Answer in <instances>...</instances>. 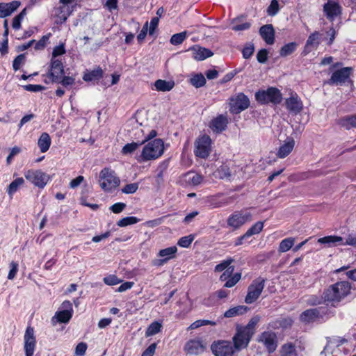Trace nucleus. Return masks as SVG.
<instances>
[{
	"mask_svg": "<svg viewBox=\"0 0 356 356\" xmlns=\"http://www.w3.org/2000/svg\"><path fill=\"white\" fill-rule=\"evenodd\" d=\"M351 286L348 282H338L326 289L323 294L324 302L336 306L350 292Z\"/></svg>",
	"mask_w": 356,
	"mask_h": 356,
	"instance_id": "f257e3e1",
	"label": "nucleus"
},
{
	"mask_svg": "<svg viewBox=\"0 0 356 356\" xmlns=\"http://www.w3.org/2000/svg\"><path fill=\"white\" fill-rule=\"evenodd\" d=\"M164 152V143L162 139L156 138L145 145L141 154L138 158L139 162L155 160L163 155Z\"/></svg>",
	"mask_w": 356,
	"mask_h": 356,
	"instance_id": "f03ea898",
	"label": "nucleus"
},
{
	"mask_svg": "<svg viewBox=\"0 0 356 356\" xmlns=\"http://www.w3.org/2000/svg\"><path fill=\"white\" fill-rule=\"evenodd\" d=\"M99 184L104 192L112 193L120 186V179L114 170L104 168L99 172Z\"/></svg>",
	"mask_w": 356,
	"mask_h": 356,
	"instance_id": "7ed1b4c3",
	"label": "nucleus"
},
{
	"mask_svg": "<svg viewBox=\"0 0 356 356\" xmlns=\"http://www.w3.org/2000/svg\"><path fill=\"white\" fill-rule=\"evenodd\" d=\"M255 99L261 104H278L282 100V95L279 89L270 87L267 90H261L255 92Z\"/></svg>",
	"mask_w": 356,
	"mask_h": 356,
	"instance_id": "20e7f679",
	"label": "nucleus"
},
{
	"mask_svg": "<svg viewBox=\"0 0 356 356\" xmlns=\"http://www.w3.org/2000/svg\"><path fill=\"white\" fill-rule=\"evenodd\" d=\"M266 280L259 277L254 280L248 288L247 295L245 298V302L252 304L254 302L261 296L265 286Z\"/></svg>",
	"mask_w": 356,
	"mask_h": 356,
	"instance_id": "39448f33",
	"label": "nucleus"
},
{
	"mask_svg": "<svg viewBox=\"0 0 356 356\" xmlns=\"http://www.w3.org/2000/svg\"><path fill=\"white\" fill-rule=\"evenodd\" d=\"M327 311L326 307L307 309L300 314V318L302 322L307 323L324 321L326 319Z\"/></svg>",
	"mask_w": 356,
	"mask_h": 356,
	"instance_id": "423d86ee",
	"label": "nucleus"
},
{
	"mask_svg": "<svg viewBox=\"0 0 356 356\" xmlns=\"http://www.w3.org/2000/svg\"><path fill=\"white\" fill-rule=\"evenodd\" d=\"M252 335L246 332L240 325H237L236 333L232 337L233 346L236 351H240L248 346Z\"/></svg>",
	"mask_w": 356,
	"mask_h": 356,
	"instance_id": "0eeeda50",
	"label": "nucleus"
},
{
	"mask_svg": "<svg viewBox=\"0 0 356 356\" xmlns=\"http://www.w3.org/2000/svg\"><path fill=\"white\" fill-rule=\"evenodd\" d=\"M252 220V213L247 210L236 211L229 216L227 225L234 229H237L247 222Z\"/></svg>",
	"mask_w": 356,
	"mask_h": 356,
	"instance_id": "6e6552de",
	"label": "nucleus"
},
{
	"mask_svg": "<svg viewBox=\"0 0 356 356\" xmlns=\"http://www.w3.org/2000/svg\"><path fill=\"white\" fill-rule=\"evenodd\" d=\"M25 178L35 186L43 188L49 181V176L40 170H29L24 173Z\"/></svg>",
	"mask_w": 356,
	"mask_h": 356,
	"instance_id": "1a4fd4ad",
	"label": "nucleus"
},
{
	"mask_svg": "<svg viewBox=\"0 0 356 356\" xmlns=\"http://www.w3.org/2000/svg\"><path fill=\"white\" fill-rule=\"evenodd\" d=\"M195 149L194 150L196 156L206 159L209 156L211 151V140L207 135H203L199 137L195 143Z\"/></svg>",
	"mask_w": 356,
	"mask_h": 356,
	"instance_id": "9d476101",
	"label": "nucleus"
},
{
	"mask_svg": "<svg viewBox=\"0 0 356 356\" xmlns=\"http://www.w3.org/2000/svg\"><path fill=\"white\" fill-rule=\"evenodd\" d=\"M211 350L215 356H234L236 350L229 341H214Z\"/></svg>",
	"mask_w": 356,
	"mask_h": 356,
	"instance_id": "9b49d317",
	"label": "nucleus"
},
{
	"mask_svg": "<svg viewBox=\"0 0 356 356\" xmlns=\"http://www.w3.org/2000/svg\"><path fill=\"white\" fill-rule=\"evenodd\" d=\"M207 343L200 338L188 341L184 347V350L189 355H200L204 352Z\"/></svg>",
	"mask_w": 356,
	"mask_h": 356,
	"instance_id": "f8f14e48",
	"label": "nucleus"
},
{
	"mask_svg": "<svg viewBox=\"0 0 356 356\" xmlns=\"http://www.w3.org/2000/svg\"><path fill=\"white\" fill-rule=\"evenodd\" d=\"M250 104V99L243 92L237 93L229 98L230 108L235 111H243L246 110Z\"/></svg>",
	"mask_w": 356,
	"mask_h": 356,
	"instance_id": "ddd939ff",
	"label": "nucleus"
},
{
	"mask_svg": "<svg viewBox=\"0 0 356 356\" xmlns=\"http://www.w3.org/2000/svg\"><path fill=\"white\" fill-rule=\"evenodd\" d=\"M353 71L352 67H343L340 70L334 72L327 81L330 85H339L345 83L346 80L350 77L351 72Z\"/></svg>",
	"mask_w": 356,
	"mask_h": 356,
	"instance_id": "4468645a",
	"label": "nucleus"
},
{
	"mask_svg": "<svg viewBox=\"0 0 356 356\" xmlns=\"http://www.w3.org/2000/svg\"><path fill=\"white\" fill-rule=\"evenodd\" d=\"M64 73L63 64L61 59L51 58L48 76L52 82H57Z\"/></svg>",
	"mask_w": 356,
	"mask_h": 356,
	"instance_id": "2eb2a0df",
	"label": "nucleus"
},
{
	"mask_svg": "<svg viewBox=\"0 0 356 356\" xmlns=\"http://www.w3.org/2000/svg\"><path fill=\"white\" fill-rule=\"evenodd\" d=\"M276 339V334L273 332L265 331L259 335L258 341L262 343L269 353H273L277 346Z\"/></svg>",
	"mask_w": 356,
	"mask_h": 356,
	"instance_id": "dca6fc26",
	"label": "nucleus"
},
{
	"mask_svg": "<svg viewBox=\"0 0 356 356\" xmlns=\"http://www.w3.org/2000/svg\"><path fill=\"white\" fill-rule=\"evenodd\" d=\"M35 338L34 336V330L31 327H28L24 334V350L26 356H33L35 347Z\"/></svg>",
	"mask_w": 356,
	"mask_h": 356,
	"instance_id": "f3484780",
	"label": "nucleus"
},
{
	"mask_svg": "<svg viewBox=\"0 0 356 356\" xmlns=\"http://www.w3.org/2000/svg\"><path fill=\"white\" fill-rule=\"evenodd\" d=\"M323 12L329 20L333 21L341 14V8L337 1L328 0L323 6Z\"/></svg>",
	"mask_w": 356,
	"mask_h": 356,
	"instance_id": "a211bd4d",
	"label": "nucleus"
},
{
	"mask_svg": "<svg viewBox=\"0 0 356 356\" xmlns=\"http://www.w3.org/2000/svg\"><path fill=\"white\" fill-rule=\"evenodd\" d=\"M227 124L228 119L227 116L220 114L210 122L209 127L213 132L219 134L225 130Z\"/></svg>",
	"mask_w": 356,
	"mask_h": 356,
	"instance_id": "6ab92c4d",
	"label": "nucleus"
},
{
	"mask_svg": "<svg viewBox=\"0 0 356 356\" xmlns=\"http://www.w3.org/2000/svg\"><path fill=\"white\" fill-rule=\"evenodd\" d=\"M295 140L292 138H287L279 147L276 155L280 159H284L289 156L295 147Z\"/></svg>",
	"mask_w": 356,
	"mask_h": 356,
	"instance_id": "aec40b11",
	"label": "nucleus"
},
{
	"mask_svg": "<svg viewBox=\"0 0 356 356\" xmlns=\"http://www.w3.org/2000/svg\"><path fill=\"white\" fill-rule=\"evenodd\" d=\"M322 40V34L318 31H314L307 38L305 46L304 51L307 54L313 49H316Z\"/></svg>",
	"mask_w": 356,
	"mask_h": 356,
	"instance_id": "412c9836",
	"label": "nucleus"
},
{
	"mask_svg": "<svg viewBox=\"0 0 356 356\" xmlns=\"http://www.w3.org/2000/svg\"><path fill=\"white\" fill-rule=\"evenodd\" d=\"M259 33L268 44H273L274 43L275 30L272 24L262 26L259 29Z\"/></svg>",
	"mask_w": 356,
	"mask_h": 356,
	"instance_id": "4be33fe9",
	"label": "nucleus"
},
{
	"mask_svg": "<svg viewBox=\"0 0 356 356\" xmlns=\"http://www.w3.org/2000/svg\"><path fill=\"white\" fill-rule=\"evenodd\" d=\"M285 104L290 111H300L303 108L300 98L296 93H292L290 97L286 99Z\"/></svg>",
	"mask_w": 356,
	"mask_h": 356,
	"instance_id": "5701e85b",
	"label": "nucleus"
},
{
	"mask_svg": "<svg viewBox=\"0 0 356 356\" xmlns=\"http://www.w3.org/2000/svg\"><path fill=\"white\" fill-rule=\"evenodd\" d=\"M20 6L18 1H13L10 3H0V17L4 18L10 16Z\"/></svg>",
	"mask_w": 356,
	"mask_h": 356,
	"instance_id": "b1692460",
	"label": "nucleus"
},
{
	"mask_svg": "<svg viewBox=\"0 0 356 356\" xmlns=\"http://www.w3.org/2000/svg\"><path fill=\"white\" fill-rule=\"evenodd\" d=\"M177 252V248L176 246H171L161 250L158 253V257H161L162 259L159 260V265H163L170 259L175 258Z\"/></svg>",
	"mask_w": 356,
	"mask_h": 356,
	"instance_id": "393cba45",
	"label": "nucleus"
},
{
	"mask_svg": "<svg viewBox=\"0 0 356 356\" xmlns=\"http://www.w3.org/2000/svg\"><path fill=\"white\" fill-rule=\"evenodd\" d=\"M104 71L99 66L92 70H86L83 75V80L86 82L99 81L103 77Z\"/></svg>",
	"mask_w": 356,
	"mask_h": 356,
	"instance_id": "a878e982",
	"label": "nucleus"
},
{
	"mask_svg": "<svg viewBox=\"0 0 356 356\" xmlns=\"http://www.w3.org/2000/svg\"><path fill=\"white\" fill-rule=\"evenodd\" d=\"M191 51H193V57L197 60H203L213 55V52L209 49L199 46L193 47Z\"/></svg>",
	"mask_w": 356,
	"mask_h": 356,
	"instance_id": "bb28decb",
	"label": "nucleus"
},
{
	"mask_svg": "<svg viewBox=\"0 0 356 356\" xmlns=\"http://www.w3.org/2000/svg\"><path fill=\"white\" fill-rule=\"evenodd\" d=\"M318 243L325 244L327 247H332L337 245H343V239L338 236H327L318 239Z\"/></svg>",
	"mask_w": 356,
	"mask_h": 356,
	"instance_id": "cd10ccee",
	"label": "nucleus"
},
{
	"mask_svg": "<svg viewBox=\"0 0 356 356\" xmlns=\"http://www.w3.org/2000/svg\"><path fill=\"white\" fill-rule=\"evenodd\" d=\"M51 143V140L49 135L46 132L42 133L38 141V145L40 152L42 153L46 152L49 149Z\"/></svg>",
	"mask_w": 356,
	"mask_h": 356,
	"instance_id": "c85d7f7f",
	"label": "nucleus"
},
{
	"mask_svg": "<svg viewBox=\"0 0 356 356\" xmlns=\"http://www.w3.org/2000/svg\"><path fill=\"white\" fill-rule=\"evenodd\" d=\"M247 311L248 307L246 306L239 305L230 308L229 309L226 311L224 314V316L226 318H232L245 314Z\"/></svg>",
	"mask_w": 356,
	"mask_h": 356,
	"instance_id": "c756f323",
	"label": "nucleus"
},
{
	"mask_svg": "<svg viewBox=\"0 0 356 356\" xmlns=\"http://www.w3.org/2000/svg\"><path fill=\"white\" fill-rule=\"evenodd\" d=\"M175 83L165 80L159 79L154 83V86L158 91H170L173 88Z\"/></svg>",
	"mask_w": 356,
	"mask_h": 356,
	"instance_id": "7c9ffc66",
	"label": "nucleus"
},
{
	"mask_svg": "<svg viewBox=\"0 0 356 356\" xmlns=\"http://www.w3.org/2000/svg\"><path fill=\"white\" fill-rule=\"evenodd\" d=\"M260 319L261 317L259 316H254L252 318H251V319L246 325H240V327L253 336L255 332L256 325L260 321Z\"/></svg>",
	"mask_w": 356,
	"mask_h": 356,
	"instance_id": "2f4dec72",
	"label": "nucleus"
},
{
	"mask_svg": "<svg viewBox=\"0 0 356 356\" xmlns=\"http://www.w3.org/2000/svg\"><path fill=\"white\" fill-rule=\"evenodd\" d=\"M260 319L261 317L259 316H254L252 318H251V319L246 325H240V327L253 336L255 332L256 325L260 321Z\"/></svg>",
	"mask_w": 356,
	"mask_h": 356,
	"instance_id": "473e14b6",
	"label": "nucleus"
},
{
	"mask_svg": "<svg viewBox=\"0 0 356 356\" xmlns=\"http://www.w3.org/2000/svg\"><path fill=\"white\" fill-rule=\"evenodd\" d=\"M293 323V320L291 318L286 317V318H280L279 319L276 320L275 322H273L270 324V325L274 328L277 329L279 327H283L286 328L290 327Z\"/></svg>",
	"mask_w": 356,
	"mask_h": 356,
	"instance_id": "72a5a7b5",
	"label": "nucleus"
},
{
	"mask_svg": "<svg viewBox=\"0 0 356 356\" xmlns=\"http://www.w3.org/2000/svg\"><path fill=\"white\" fill-rule=\"evenodd\" d=\"M185 177L186 182L193 186H197L203 181V177L195 172H188Z\"/></svg>",
	"mask_w": 356,
	"mask_h": 356,
	"instance_id": "f704fd0d",
	"label": "nucleus"
},
{
	"mask_svg": "<svg viewBox=\"0 0 356 356\" xmlns=\"http://www.w3.org/2000/svg\"><path fill=\"white\" fill-rule=\"evenodd\" d=\"M281 356H297L295 346L291 343L284 344L281 348Z\"/></svg>",
	"mask_w": 356,
	"mask_h": 356,
	"instance_id": "c9c22d12",
	"label": "nucleus"
},
{
	"mask_svg": "<svg viewBox=\"0 0 356 356\" xmlns=\"http://www.w3.org/2000/svg\"><path fill=\"white\" fill-rule=\"evenodd\" d=\"M295 243V238L289 237L283 239L280 243L278 248L280 252H286L289 250Z\"/></svg>",
	"mask_w": 356,
	"mask_h": 356,
	"instance_id": "e433bc0d",
	"label": "nucleus"
},
{
	"mask_svg": "<svg viewBox=\"0 0 356 356\" xmlns=\"http://www.w3.org/2000/svg\"><path fill=\"white\" fill-rule=\"evenodd\" d=\"M297 43L292 42L284 44L280 49V54L282 57L291 55L297 48Z\"/></svg>",
	"mask_w": 356,
	"mask_h": 356,
	"instance_id": "4c0bfd02",
	"label": "nucleus"
},
{
	"mask_svg": "<svg viewBox=\"0 0 356 356\" xmlns=\"http://www.w3.org/2000/svg\"><path fill=\"white\" fill-rule=\"evenodd\" d=\"M161 327L162 325L160 323L157 321L152 323L146 330L145 336L148 337L156 334L160 332Z\"/></svg>",
	"mask_w": 356,
	"mask_h": 356,
	"instance_id": "58836bf2",
	"label": "nucleus"
},
{
	"mask_svg": "<svg viewBox=\"0 0 356 356\" xmlns=\"http://www.w3.org/2000/svg\"><path fill=\"white\" fill-rule=\"evenodd\" d=\"M24 184V179L22 177L17 178L13 181L7 189V192L10 196H12L19 188L20 186Z\"/></svg>",
	"mask_w": 356,
	"mask_h": 356,
	"instance_id": "ea45409f",
	"label": "nucleus"
},
{
	"mask_svg": "<svg viewBox=\"0 0 356 356\" xmlns=\"http://www.w3.org/2000/svg\"><path fill=\"white\" fill-rule=\"evenodd\" d=\"M191 83L195 88H200L206 83V79L203 74H195L190 80Z\"/></svg>",
	"mask_w": 356,
	"mask_h": 356,
	"instance_id": "a19ab883",
	"label": "nucleus"
},
{
	"mask_svg": "<svg viewBox=\"0 0 356 356\" xmlns=\"http://www.w3.org/2000/svg\"><path fill=\"white\" fill-rule=\"evenodd\" d=\"M72 313H70L68 311H59L56 313L55 317L57 318V321L60 323H67L70 318H72Z\"/></svg>",
	"mask_w": 356,
	"mask_h": 356,
	"instance_id": "79ce46f5",
	"label": "nucleus"
},
{
	"mask_svg": "<svg viewBox=\"0 0 356 356\" xmlns=\"http://www.w3.org/2000/svg\"><path fill=\"white\" fill-rule=\"evenodd\" d=\"M26 15V9H23L13 20L12 26L14 29L18 30L21 28V22Z\"/></svg>",
	"mask_w": 356,
	"mask_h": 356,
	"instance_id": "37998d69",
	"label": "nucleus"
},
{
	"mask_svg": "<svg viewBox=\"0 0 356 356\" xmlns=\"http://www.w3.org/2000/svg\"><path fill=\"white\" fill-rule=\"evenodd\" d=\"M138 221H139V220L136 217L129 216V217L123 218L121 220H120L117 222V225H118V226L122 227H126L129 225L136 224Z\"/></svg>",
	"mask_w": 356,
	"mask_h": 356,
	"instance_id": "c03bdc74",
	"label": "nucleus"
},
{
	"mask_svg": "<svg viewBox=\"0 0 356 356\" xmlns=\"http://www.w3.org/2000/svg\"><path fill=\"white\" fill-rule=\"evenodd\" d=\"M263 227L264 223L261 221H259L248 229L246 232V236H249L250 237L254 234H259L262 230Z\"/></svg>",
	"mask_w": 356,
	"mask_h": 356,
	"instance_id": "a18cd8bd",
	"label": "nucleus"
},
{
	"mask_svg": "<svg viewBox=\"0 0 356 356\" xmlns=\"http://www.w3.org/2000/svg\"><path fill=\"white\" fill-rule=\"evenodd\" d=\"M186 38V32H181L174 34L170 38V42L174 45H178L183 42Z\"/></svg>",
	"mask_w": 356,
	"mask_h": 356,
	"instance_id": "49530a36",
	"label": "nucleus"
},
{
	"mask_svg": "<svg viewBox=\"0 0 356 356\" xmlns=\"http://www.w3.org/2000/svg\"><path fill=\"white\" fill-rule=\"evenodd\" d=\"M341 125L350 129V127H356V115H353L341 120Z\"/></svg>",
	"mask_w": 356,
	"mask_h": 356,
	"instance_id": "de8ad7c7",
	"label": "nucleus"
},
{
	"mask_svg": "<svg viewBox=\"0 0 356 356\" xmlns=\"http://www.w3.org/2000/svg\"><path fill=\"white\" fill-rule=\"evenodd\" d=\"M194 240V236L192 235L183 236L180 238L177 242L178 245L182 248H188Z\"/></svg>",
	"mask_w": 356,
	"mask_h": 356,
	"instance_id": "09e8293b",
	"label": "nucleus"
},
{
	"mask_svg": "<svg viewBox=\"0 0 356 356\" xmlns=\"http://www.w3.org/2000/svg\"><path fill=\"white\" fill-rule=\"evenodd\" d=\"M103 281L106 284L109 286L116 285L122 282V280L114 275H110L107 277H105L103 279Z\"/></svg>",
	"mask_w": 356,
	"mask_h": 356,
	"instance_id": "8fccbe9b",
	"label": "nucleus"
},
{
	"mask_svg": "<svg viewBox=\"0 0 356 356\" xmlns=\"http://www.w3.org/2000/svg\"><path fill=\"white\" fill-rule=\"evenodd\" d=\"M60 1V3H61L62 4H63V6L60 7V10H61V12H63L64 10H67V14H63L60 18L62 19L63 22H65L67 19V17L70 15V12L69 11V7H68V4H70V3H72V0H59Z\"/></svg>",
	"mask_w": 356,
	"mask_h": 356,
	"instance_id": "3c124183",
	"label": "nucleus"
},
{
	"mask_svg": "<svg viewBox=\"0 0 356 356\" xmlns=\"http://www.w3.org/2000/svg\"><path fill=\"white\" fill-rule=\"evenodd\" d=\"M279 11V3L277 0H272L267 9V13L270 16L275 15Z\"/></svg>",
	"mask_w": 356,
	"mask_h": 356,
	"instance_id": "603ef678",
	"label": "nucleus"
},
{
	"mask_svg": "<svg viewBox=\"0 0 356 356\" xmlns=\"http://www.w3.org/2000/svg\"><path fill=\"white\" fill-rule=\"evenodd\" d=\"M241 273H235L233 276L229 277L225 282V286L227 288H230L234 286L241 279Z\"/></svg>",
	"mask_w": 356,
	"mask_h": 356,
	"instance_id": "864d4df0",
	"label": "nucleus"
},
{
	"mask_svg": "<svg viewBox=\"0 0 356 356\" xmlns=\"http://www.w3.org/2000/svg\"><path fill=\"white\" fill-rule=\"evenodd\" d=\"M138 188V183H131L127 184L124 188H122V192L125 194H133Z\"/></svg>",
	"mask_w": 356,
	"mask_h": 356,
	"instance_id": "5fc2aeb1",
	"label": "nucleus"
},
{
	"mask_svg": "<svg viewBox=\"0 0 356 356\" xmlns=\"http://www.w3.org/2000/svg\"><path fill=\"white\" fill-rule=\"evenodd\" d=\"M139 145L140 144L137 143H128L123 147L122 152L124 154H131L134 152Z\"/></svg>",
	"mask_w": 356,
	"mask_h": 356,
	"instance_id": "6e6d98bb",
	"label": "nucleus"
},
{
	"mask_svg": "<svg viewBox=\"0 0 356 356\" xmlns=\"http://www.w3.org/2000/svg\"><path fill=\"white\" fill-rule=\"evenodd\" d=\"M234 261L233 259H228L227 260H225L222 261L220 264H218L215 267V270L216 272H221L224 270L227 269L229 266V265Z\"/></svg>",
	"mask_w": 356,
	"mask_h": 356,
	"instance_id": "4d7b16f0",
	"label": "nucleus"
},
{
	"mask_svg": "<svg viewBox=\"0 0 356 356\" xmlns=\"http://www.w3.org/2000/svg\"><path fill=\"white\" fill-rule=\"evenodd\" d=\"M24 54L18 55L13 62V67L15 71L19 70L21 65L24 62Z\"/></svg>",
	"mask_w": 356,
	"mask_h": 356,
	"instance_id": "13d9d810",
	"label": "nucleus"
},
{
	"mask_svg": "<svg viewBox=\"0 0 356 356\" xmlns=\"http://www.w3.org/2000/svg\"><path fill=\"white\" fill-rule=\"evenodd\" d=\"M10 270L8 275V280H13L18 271V264L15 261H11L10 264Z\"/></svg>",
	"mask_w": 356,
	"mask_h": 356,
	"instance_id": "bf43d9fd",
	"label": "nucleus"
},
{
	"mask_svg": "<svg viewBox=\"0 0 356 356\" xmlns=\"http://www.w3.org/2000/svg\"><path fill=\"white\" fill-rule=\"evenodd\" d=\"M257 61L260 63H264L268 59V51L266 49L259 50L257 54Z\"/></svg>",
	"mask_w": 356,
	"mask_h": 356,
	"instance_id": "052dcab7",
	"label": "nucleus"
},
{
	"mask_svg": "<svg viewBox=\"0 0 356 356\" xmlns=\"http://www.w3.org/2000/svg\"><path fill=\"white\" fill-rule=\"evenodd\" d=\"M156 346V343H152L143 352L141 356H154L155 354Z\"/></svg>",
	"mask_w": 356,
	"mask_h": 356,
	"instance_id": "680f3d73",
	"label": "nucleus"
},
{
	"mask_svg": "<svg viewBox=\"0 0 356 356\" xmlns=\"http://www.w3.org/2000/svg\"><path fill=\"white\" fill-rule=\"evenodd\" d=\"M254 51V48L253 44L245 47L242 51L243 58L245 59L250 58L252 56Z\"/></svg>",
	"mask_w": 356,
	"mask_h": 356,
	"instance_id": "e2e57ef3",
	"label": "nucleus"
},
{
	"mask_svg": "<svg viewBox=\"0 0 356 356\" xmlns=\"http://www.w3.org/2000/svg\"><path fill=\"white\" fill-rule=\"evenodd\" d=\"M87 344L83 342H81L77 344L75 348V354L78 356H83L85 355L87 350Z\"/></svg>",
	"mask_w": 356,
	"mask_h": 356,
	"instance_id": "0e129e2a",
	"label": "nucleus"
},
{
	"mask_svg": "<svg viewBox=\"0 0 356 356\" xmlns=\"http://www.w3.org/2000/svg\"><path fill=\"white\" fill-rule=\"evenodd\" d=\"M48 40H49V35L42 36L41 38V39L35 43V49L36 50L43 49L47 44Z\"/></svg>",
	"mask_w": 356,
	"mask_h": 356,
	"instance_id": "69168bd1",
	"label": "nucleus"
},
{
	"mask_svg": "<svg viewBox=\"0 0 356 356\" xmlns=\"http://www.w3.org/2000/svg\"><path fill=\"white\" fill-rule=\"evenodd\" d=\"M65 53V47L63 44L56 46L54 48L52 52V58H56L57 56L63 55Z\"/></svg>",
	"mask_w": 356,
	"mask_h": 356,
	"instance_id": "338daca9",
	"label": "nucleus"
},
{
	"mask_svg": "<svg viewBox=\"0 0 356 356\" xmlns=\"http://www.w3.org/2000/svg\"><path fill=\"white\" fill-rule=\"evenodd\" d=\"M126 207V204L122 202H118L113 204L110 209L115 213H121L124 208Z\"/></svg>",
	"mask_w": 356,
	"mask_h": 356,
	"instance_id": "774afa93",
	"label": "nucleus"
}]
</instances>
